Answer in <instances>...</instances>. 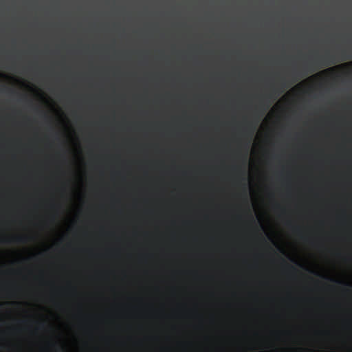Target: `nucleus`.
Returning a JSON list of instances; mask_svg holds the SVG:
<instances>
[{
	"label": "nucleus",
	"instance_id": "obj_1",
	"mask_svg": "<svg viewBox=\"0 0 352 352\" xmlns=\"http://www.w3.org/2000/svg\"><path fill=\"white\" fill-rule=\"evenodd\" d=\"M324 59L330 60V61L326 63L323 66H328L336 63V61L333 58V56H329L327 54L324 56Z\"/></svg>",
	"mask_w": 352,
	"mask_h": 352
},
{
	"label": "nucleus",
	"instance_id": "obj_2",
	"mask_svg": "<svg viewBox=\"0 0 352 352\" xmlns=\"http://www.w3.org/2000/svg\"><path fill=\"white\" fill-rule=\"evenodd\" d=\"M14 239L16 242L21 243L25 241L26 238L25 236H16Z\"/></svg>",
	"mask_w": 352,
	"mask_h": 352
},
{
	"label": "nucleus",
	"instance_id": "obj_3",
	"mask_svg": "<svg viewBox=\"0 0 352 352\" xmlns=\"http://www.w3.org/2000/svg\"><path fill=\"white\" fill-rule=\"evenodd\" d=\"M352 58V56H344L342 60H349Z\"/></svg>",
	"mask_w": 352,
	"mask_h": 352
},
{
	"label": "nucleus",
	"instance_id": "obj_4",
	"mask_svg": "<svg viewBox=\"0 0 352 352\" xmlns=\"http://www.w3.org/2000/svg\"><path fill=\"white\" fill-rule=\"evenodd\" d=\"M334 69H335V68H334V67H331V68H329V69H327V70H324L323 72H332V71H333Z\"/></svg>",
	"mask_w": 352,
	"mask_h": 352
},
{
	"label": "nucleus",
	"instance_id": "obj_5",
	"mask_svg": "<svg viewBox=\"0 0 352 352\" xmlns=\"http://www.w3.org/2000/svg\"><path fill=\"white\" fill-rule=\"evenodd\" d=\"M299 230H300V228H299L298 227H295V228H294V231L295 232H298V231H299Z\"/></svg>",
	"mask_w": 352,
	"mask_h": 352
},
{
	"label": "nucleus",
	"instance_id": "obj_6",
	"mask_svg": "<svg viewBox=\"0 0 352 352\" xmlns=\"http://www.w3.org/2000/svg\"><path fill=\"white\" fill-rule=\"evenodd\" d=\"M342 54L343 55H345V54H346V51H345V50H343V51L342 52Z\"/></svg>",
	"mask_w": 352,
	"mask_h": 352
},
{
	"label": "nucleus",
	"instance_id": "obj_7",
	"mask_svg": "<svg viewBox=\"0 0 352 352\" xmlns=\"http://www.w3.org/2000/svg\"><path fill=\"white\" fill-rule=\"evenodd\" d=\"M243 175L245 176V170L243 171Z\"/></svg>",
	"mask_w": 352,
	"mask_h": 352
}]
</instances>
